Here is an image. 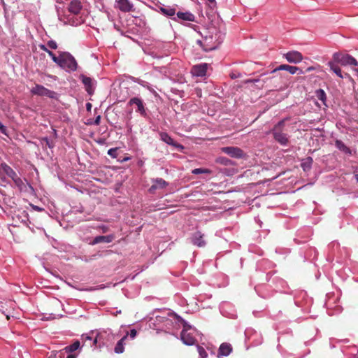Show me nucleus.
I'll return each instance as SVG.
<instances>
[{
	"label": "nucleus",
	"mask_w": 358,
	"mask_h": 358,
	"mask_svg": "<svg viewBox=\"0 0 358 358\" xmlns=\"http://www.w3.org/2000/svg\"><path fill=\"white\" fill-rule=\"evenodd\" d=\"M57 64L67 72H73L78 67L75 58L67 52H59Z\"/></svg>",
	"instance_id": "nucleus-2"
},
{
	"label": "nucleus",
	"mask_w": 358,
	"mask_h": 358,
	"mask_svg": "<svg viewBox=\"0 0 358 358\" xmlns=\"http://www.w3.org/2000/svg\"><path fill=\"white\" fill-rule=\"evenodd\" d=\"M333 57L335 62L339 63L341 65L358 66L357 60L350 55L336 52L334 54Z\"/></svg>",
	"instance_id": "nucleus-6"
},
{
	"label": "nucleus",
	"mask_w": 358,
	"mask_h": 358,
	"mask_svg": "<svg viewBox=\"0 0 358 358\" xmlns=\"http://www.w3.org/2000/svg\"><path fill=\"white\" fill-rule=\"evenodd\" d=\"M11 317L15 318V319H19L17 317H14L13 315H6V321H9Z\"/></svg>",
	"instance_id": "nucleus-40"
},
{
	"label": "nucleus",
	"mask_w": 358,
	"mask_h": 358,
	"mask_svg": "<svg viewBox=\"0 0 358 358\" xmlns=\"http://www.w3.org/2000/svg\"><path fill=\"white\" fill-rule=\"evenodd\" d=\"M153 184L150 187V192L152 193L157 189H163L168 185V183L162 178H156L152 180Z\"/></svg>",
	"instance_id": "nucleus-16"
},
{
	"label": "nucleus",
	"mask_w": 358,
	"mask_h": 358,
	"mask_svg": "<svg viewBox=\"0 0 358 358\" xmlns=\"http://www.w3.org/2000/svg\"><path fill=\"white\" fill-rule=\"evenodd\" d=\"M115 313H117V314L121 313V310H117Z\"/></svg>",
	"instance_id": "nucleus-49"
},
{
	"label": "nucleus",
	"mask_w": 358,
	"mask_h": 358,
	"mask_svg": "<svg viewBox=\"0 0 358 358\" xmlns=\"http://www.w3.org/2000/svg\"><path fill=\"white\" fill-rule=\"evenodd\" d=\"M335 146L336 147L337 149H338L340 151L343 152L345 154L351 155L352 153L351 150L347 145H345V144L341 140H336Z\"/></svg>",
	"instance_id": "nucleus-21"
},
{
	"label": "nucleus",
	"mask_w": 358,
	"mask_h": 358,
	"mask_svg": "<svg viewBox=\"0 0 358 358\" xmlns=\"http://www.w3.org/2000/svg\"><path fill=\"white\" fill-rule=\"evenodd\" d=\"M0 171L6 174L12 180L17 176L15 171L10 166L4 162L1 163L0 165Z\"/></svg>",
	"instance_id": "nucleus-17"
},
{
	"label": "nucleus",
	"mask_w": 358,
	"mask_h": 358,
	"mask_svg": "<svg viewBox=\"0 0 358 358\" xmlns=\"http://www.w3.org/2000/svg\"><path fill=\"white\" fill-rule=\"evenodd\" d=\"M129 103L130 105L135 104L137 106L136 112H138L143 116L146 115V111L141 99L134 97L130 99Z\"/></svg>",
	"instance_id": "nucleus-14"
},
{
	"label": "nucleus",
	"mask_w": 358,
	"mask_h": 358,
	"mask_svg": "<svg viewBox=\"0 0 358 358\" xmlns=\"http://www.w3.org/2000/svg\"><path fill=\"white\" fill-rule=\"evenodd\" d=\"M282 70L287 71L289 73H291L292 75L296 73L299 71L300 74L303 73V71L301 70H300L299 68H298L297 66H289L287 64L280 65L279 66H278L277 68L273 69L271 72L274 73V72H276L277 71H282Z\"/></svg>",
	"instance_id": "nucleus-12"
},
{
	"label": "nucleus",
	"mask_w": 358,
	"mask_h": 358,
	"mask_svg": "<svg viewBox=\"0 0 358 358\" xmlns=\"http://www.w3.org/2000/svg\"><path fill=\"white\" fill-rule=\"evenodd\" d=\"M222 151L231 157L241 159L244 157L243 151L237 147H223Z\"/></svg>",
	"instance_id": "nucleus-7"
},
{
	"label": "nucleus",
	"mask_w": 358,
	"mask_h": 358,
	"mask_svg": "<svg viewBox=\"0 0 358 358\" xmlns=\"http://www.w3.org/2000/svg\"><path fill=\"white\" fill-rule=\"evenodd\" d=\"M47 46L51 49L55 50L57 48V44L55 41L50 40L47 43Z\"/></svg>",
	"instance_id": "nucleus-32"
},
{
	"label": "nucleus",
	"mask_w": 358,
	"mask_h": 358,
	"mask_svg": "<svg viewBox=\"0 0 358 358\" xmlns=\"http://www.w3.org/2000/svg\"><path fill=\"white\" fill-rule=\"evenodd\" d=\"M315 94L317 98L321 101H322V103L325 105V101L327 99L325 92L322 89H319L315 92Z\"/></svg>",
	"instance_id": "nucleus-29"
},
{
	"label": "nucleus",
	"mask_w": 358,
	"mask_h": 358,
	"mask_svg": "<svg viewBox=\"0 0 358 358\" xmlns=\"http://www.w3.org/2000/svg\"><path fill=\"white\" fill-rule=\"evenodd\" d=\"M208 64L206 63H202L197 65H195L192 69V73L194 76L197 77H203L206 75L207 69H208Z\"/></svg>",
	"instance_id": "nucleus-10"
},
{
	"label": "nucleus",
	"mask_w": 358,
	"mask_h": 358,
	"mask_svg": "<svg viewBox=\"0 0 358 358\" xmlns=\"http://www.w3.org/2000/svg\"><path fill=\"white\" fill-rule=\"evenodd\" d=\"M127 335L122 337L120 341H118L117 344H116L115 348H114V352H116V354H121L122 352H124V345L122 343L124 340H126Z\"/></svg>",
	"instance_id": "nucleus-24"
},
{
	"label": "nucleus",
	"mask_w": 358,
	"mask_h": 358,
	"mask_svg": "<svg viewBox=\"0 0 358 358\" xmlns=\"http://www.w3.org/2000/svg\"><path fill=\"white\" fill-rule=\"evenodd\" d=\"M259 81H260V80H259V79H257V80H248L247 81V83H258V82H259Z\"/></svg>",
	"instance_id": "nucleus-43"
},
{
	"label": "nucleus",
	"mask_w": 358,
	"mask_h": 358,
	"mask_svg": "<svg viewBox=\"0 0 358 358\" xmlns=\"http://www.w3.org/2000/svg\"><path fill=\"white\" fill-rule=\"evenodd\" d=\"M136 336V331L135 329H133L130 331V336L131 338H135Z\"/></svg>",
	"instance_id": "nucleus-37"
},
{
	"label": "nucleus",
	"mask_w": 358,
	"mask_h": 358,
	"mask_svg": "<svg viewBox=\"0 0 358 358\" xmlns=\"http://www.w3.org/2000/svg\"><path fill=\"white\" fill-rule=\"evenodd\" d=\"M50 320V318H49V317H48V318H45V317L41 318V320H42V321H47V320Z\"/></svg>",
	"instance_id": "nucleus-44"
},
{
	"label": "nucleus",
	"mask_w": 358,
	"mask_h": 358,
	"mask_svg": "<svg viewBox=\"0 0 358 358\" xmlns=\"http://www.w3.org/2000/svg\"><path fill=\"white\" fill-rule=\"evenodd\" d=\"M174 315L176 316L178 320H182V318H180V317L178 315Z\"/></svg>",
	"instance_id": "nucleus-47"
},
{
	"label": "nucleus",
	"mask_w": 358,
	"mask_h": 358,
	"mask_svg": "<svg viewBox=\"0 0 358 358\" xmlns=\"http://www.w3.org/2000/svg\"><path fill=\"white\" fill-rule=\"evenodd\" d=\"M328 65L329 66L331 70L335 73L336 74L339 78H343V76L341 73V69L336 66L334 62H329L328 63Z\"/></svg>",
	"instance_id": "nucleus-25"
},
{
	"label": "nucleus",
	"mask_w": 358,
	"mask_h": 358,
	"mask_svg": "<svg viewBox=\"0 0 358 358\" xmlns=\"http://www.w3.org/2000/svg\"><path fill=\"white\" fill-rule=\"evenodd\" d=\"M39 48L41 50L46 52H48V51L49 50V49L47 48V45H40Z\"/></svg>",
	"instance_id": "nucleus-38"
},
{
	"label": "nucleus",
	"mask_w": 358,
	"mask_h": 358,
	"mask_svg": "<svg viewBox=\"0 0 358 358\" xmlns=\"http://www.w3.org/2000/svg\"><path fill=\"white\" fill-rule=\"evenodd\" d=\"M192 243L198 247H204L206 245V241L203 239V234L200 231H196L193 234L191 238Z\"/></svg>",
	"instance_id": "nucleus-13"
},
{
	"label": "nucleus",
	"mask_w": 358,
	"mask_h": 358,
	"mask_svg": "<svg viewBox=\"0 0 358 358\" xmlns=\"http://www.w3.org/2000/svg\"><path fill=\"white\" fill-rule=\"evenodd\" d=\"M177 17L185 21L194 22L195 20L194 15L190 12H178Z\"/></svg>",
	"instance_id": "nucleus-20"
},
{
	"label": "nucleus",
	"mask_w": 358,
	"mask_h": 358,
	"mask_svg": "<svg viewBox=\"0 0 358 358\" xmlns=\"http://www.w3.org/2000/svg\"><path fill=\"white\" fill-rule=\"evenodd\" d=\"M87 340H91L92 338L90 336H87Z\"/></svg>",
	"instance_id": "nucleus-52"
},
{
	"label": "nucleus",
	"mask_w": 358,
	"mask_h": 358,
	"mask_svg": "<svg viewBox=\"0 0 358 358\" xmlns=\"http://www.w3.org/2000/svg\"><path fill=\"white\" fill-rule=\"evenodd\" d=\"M31 93L34 95L47 96L52 99H58L59 95L57 92L52 91L43 85L36 84L31 90Z\"/></svg>",
	"instance_id": "nucleus-5"
},
{
	"label": "nucleus",
	"mask_w": 358,
	"mask_h": 358,
	"mask_svg": "<svg viewBox=\"0 0 358 358\" xmlns=\"http://www.w3.org/2000/svg\"><path fill=\"white\" fill-rule=\"evenodd\" d=\"M216 162L225 166H231L234 164V162L224 157H218L216 159Z\"/></svg>",
	"instance_id": "nucleus-28"
},
{
	"label": "nucleus",
	"mask_w": 358,
	"mask_h": 358,
	"mask_svg": "<svg viewBox=\"0 0 358 358\" xmlns=\"http://www.w3.org/2000/svg\"><path fill=\"white\" fill-rule=\"evenodd\" d=\"M160 139L168 145H172L176 148L182 149L183 146L176 143L167 133L161 132L159 134Z\"/></svg>",
	"instance_id": "nucleus-15"
},
{
	"label": "nucleus",
	"mask_w": 358,
	"mask_h": 358,
	"mask_svg": "<svg viewBox=\"0 0 358 358\" xmlns=\"http://www.w3.org/2000/svg\"><path fill=\"white\" fill-rule=\"evenodd\" d=\"M81 9L82 6L79 1H71L68 7V10L71 14L67 17L66 23L75 27L83 24L85 19V17L80 15Z\"/></svg>",
	"instance_id": "nucleus-1"
},
{
	"label": "nucleus",
	"mask_w": 358,
	"mask_h": 358,
	"mask_svg": "<svg viewBox=\"0 0 358 358\" xmlns=\"http://www.w3.org/2000/svg\"><path fill=\"white\" fill-rule=\"evenodd\" d=\"M231 352V346L229 343H223L221 344L220 348H219V355L222 356H229Z\"/></svg>",
	"instance_id": "nucleus-22"
},
{
	"label": "nucleus",
	"mask_w": 358,
	"mask_h": 358,
	"mask_svg": "<svg viewBox=\"0 0 358 358\" xmlns=\"http://www.w3.org/2000/svg\"><path fill=\"white\" fill-rule=\"evenodd\" d=\"M91 108V104L90 103H87V109L90 110Z\"/></svg>",
	"instance_id": "nucleus-45"
},
{
	"label": "nucleus",
	"mask_w": 358,
	"mask_h": 358,
	"mask_svg": "<svg viewBox=\"0 0 358 358\" xmlns=\"http://www.w3.org/2000/svg\"><path fill=\"white\" fill-rule=\"evenodd\" d=\"M79 347H80V342L76 341V342L73 343V344L70 345L69 346H67L66 348H65V350H66L69 352H73L77 350Z\"/></svg>",
	"instance_id": "nucleus-30"
},
{
	"label": "nucleus",
	"mask_w": 358,
	"mask_h": 358,
	"mask_svg": "<svg viewBox=\"0 0 358 358\" xmlns=\"http://www.w3.org/2000/svg\"><path fill=\"white\" fill-rule=\"evenodd\" d=\"M313 67H309V68L308 69V71H311V70H313Z\"/></svg>",
	"instance_id": "nucleus-50"
},
{
	"label": "nucleus",
	"mask_w": 358,
	"mask_h": 358,
	"mask_svg": "<svg viewBox=\"0 0 358 358\" xmlns=\"http://www.w3.org/2000/svg\"><path fill=\"white\" fill-rule=\"evenodd\" d=\"M46 142L47 145H48L49 148H52V145L50 143L49 140L48 138H45L43 139Z\"/></svg>",
	"instance_id": "nucleus-42"
},
{
	"label": "nucleus",
	"mask_w": 358,
	"mask_h": 358,
	"mask_svg": "<svg viewBox=\"0 0 358 358\" xmlns=\"http://www.w3.org/2000/svg\"><path fill=\"white\" fill-rule=\"evenodd\" d=\"M117 151V148H110L108 150V155L113 158H115Z\"/></svg>",
	"instance_id": "nucleus-35"
},
{
	"label": "nucleus",
	"mask_w": 358,
	"mask_h": 358,
	"mask_svg": "<svg viewBox=\"0 0 358 358\" xmlns=\"http://www.w3.org/2000/svg\"><path fill=\"white\" fill-rule=\"evenodd\" d=\"M211 172L212 171L210 169L201 168L194 169L192 171V173L195 175L201 173H211Z\"/></svg>",
	"instance_id": "nucleus-31"
},
{
	"label": "nucleus",
	"mask_w": 358,
	"mask_h": 358,
	"mask_svg": "<svg viewBox=\"0 0 358 358\" xmlns=\"http://www.w3.org/2000/svg\"><path fill=\"white\" fill-rule=\"evenodd\" d=\"M13 181L14 182L15 186L17 187L20 191H22L25 189L26 186L23 180L18 177L17 175L13 179Z\"/></svg>",
	"instance_id": "nucleus-26"
},
{
	"label": "nucleus",
	"mask_w": 358,
	"mask_h": 358,
	"mask_svg": "<svg viewBox=\"0 0 358 358\" xmlns=\"http://www.w3.org/2000/svg\"><path fill=\"white\" fill-rule=\"evenodd\" d=\"M197 351H199V356L202 358L207 357V352L205 351L204 348L199 346V348H197Z\"/></svg>",
	"instance_id": "nucleus-33"
},
{
	"label": "nucleus",
	"mask_w": 358,
	"mask_h": 358,
	"mask_svg": "<svg viewBox=\"0 0 358 358\" xmlns=\"http://www.w3.org/2000/svg\"><path fill=\"white\" fill-rule=\"evenodd\" d=\"M284 57L289 63L298 64L303 60V56L298 51H289L284 55Z\"/></svg>",
	"instance_id": "nucleus-9"
},
{
	"label": "nucleus",
	"mask_w": 358,
	"mask_h": 358,
	"mask_svg": "<svg viewBox=\"0 0 358 358\" xmlns=\"http://www.w3.org/2000/svg\"><path fill=\"white\" fill-rule=\"evenodd\" d=\"M94 343H96V338L94 340Z\"/></svg>",
	"instance_id": "nucleus-54"
},
{
	"label": "nucleus",
	"mask_w": 358,
	"mask_h": 358,
	"mask_svg": "<svg viewBox=\"0 0 358 358\" xmlns=\"http://www.w3.org/2000/svg\"><path fill=\"white\" fill-rule=\"evenodd\" d=\"M181 320H182V319ZM182 322H184V324H186L187 326H190L189 324H187L185 320H182Z\"/></svg>",
	"instance_id": "nucleus-48"
},
{
	"label": "nucleus",
	"mask_w": 358,
	"mask_h": 358,
	"mask_svg": "<svg viewBox=\"0 0 358 358\" xmlns=\"http://www.w3.org/2000/svg\"><path fill=\"white\" fill-rule=\"evenodd\" d=\"M48 54V55L51 57V59H52V61L55 62V63H57L58 60H59V55L58 56H56L52 51H50V50L48 51L47 52Z\"/></svg>",
	"instance_id": "nucleus-34"
},
{
	"label": "nucleus",
	"mask_w": 358,
	"mask_h": 358,
	"mask_svg": "<svg viewBox=\"0 0 358 358\" xmlns=\"http://www.w3.org/2000/svg\"><path fill=\"white\" fill-rule=\"evenodd\" d=\"M191 328L192 327L190 326H187L186 324H185L184 329H182L181 332V340L182 343L187 345H194L195 343L194 337L187 333V331Z\"/></svg>",
	"instance_id": "nucleus-8"
},
{
	"label": "nucleus",
	"mask_w": 358,
	"mask_h": 358,
	"mask_svg": "<svg viewBox=\"0 0 358 358\" xmlns=\"http://www.w3.org/2000/svg\"><path fill=\"white\" fill-rule=\"evenodd\" d=\"M354 173H355V177L356 180L358 182V166L355 168Z\"/></svg>",
	"instance_id": "nucleus-41"
},
{
	"label": "nucleus",
	"mask_w": 358,
	"mask_h": 358,
	"mask_svg": "<svg viewBox=\"0 0 358 358\" xmlns=\"http://www.w3.org/2000/svg\"><path fill=\"white\" fill-rule=\"evenodd\" d=\"M222 41V35L220 34H215V36H206L203 41H199L198 43L203 46L205 51H210L216 49Z\"/></svg>",
	"instance_id": "nucleus-3"
},
{
	"label": "nucleus",
	"mask_w": 358,
	"mask_h": 358,
	"mask_svg": "<svg viewBox=\"0 0 358 358\" xmlns=\"http://www.w3.org/2000/svg\"><path fill=\"white\" fill-rule=\"evenodd\" d=\"M209 2L210 3H213L215 1V0H208Z\"/></svg>",
	"instance_id": "nucleus-51"
},
{
	"label": "nucleus",
	"mask_w": 358,
	"mask_h": 358,
	"mask_svg": "<svg viewBox=\"0 0 358 358\" xmlns=\"http://www.w3.org/2000/svg\"><path fill=\"white\" fill-rule=\"evenodd\" d=\"M36 210H41V209L40 208H38V207H36Z\"/></svg>",
	"instance_id": "nucleus-53"
},
{
	"label": "nucleus",
	"mask_w": 358,
	"mask_h": 358,
	"mask_svg": "<svg viewBox=\"0 0 358 358\" xmlns=\"http://www.w3.org/2000/svg\"><path fill=\"white\" fill-rule=\"evenodd\" d=\"M160 10L164 15L169 16V17H172L176 13L175 9L173 8L169 7V6L162 7L160 8Z\"/></svg>",
	"instance_id": "nucleus-27"
},
{
	"label": "nucleus",
	"mask_w": 358,
	"mask_h": 358,
	"mask_svg": "<svg viewBox=\"0 0 358 358\" xmlns=\"http://www.w3.org/2000/svg\"><path fill=\"white\" fill-rule=\"evenodd\" d=\"M100 120H101V117L99 115L94 120V124L99 125L100 124Z\"/></svg>",
	"instance_id": "nucleus-39"
},
{
	"label": "nucleus",
	"mask_w": 358,
	"mask_h": 358,
	"mask_svg": "<svg viewBox=\"0 0 358 358\" xmlns=\"http://www.w3.org/2000/svg\"><path fill=\"white\" fill-rule=\"evenodd\" d=\"M285 124V120L280 121L272 129V134L274 139L282 145H287L289 142L287 135L282 131Z\"/></svg>",
	"instance_id": "nucleus-4"
},
{
	"label": "nucleus",
	"mask_w": 358,
	"mask_h": 358,
	"mask_svg": "<svg viewBox=\"0 0 358 358\" xmlns=\"http://www.w3.org/2000/svg\"><path fill=\"white\" fill-rule=\"evenodd\" d=\"M114 238L115 236L113 234L108 236H98L94 238L92 244L96 245L99 243H111L114 240Z\"/></svg>",
	"instance_id": "nucleus-19"
},
{
	"label": "nucleus",
	"mask_w": 358,
	"mask_h": 358,
	"mask_svg": "<svg viewBox=\"0 0 358 358\" xmlns=\"http://www.w3.org/2000/svg\"><path fill=\"white\" fill-rule=\"evenodd\" d=\"M313 164V159L310 157H307L303 159L301 164V166L303 171H306L310 169Z\"/></svg>",
	"instance_id": "nucleus-23"
},
{
	"label": "nucleus",
	"mask_w": 358,
	"mask_h": 358,
	"mask_svg": "<svg viewBox=\"0 0 358 358\" xmlns=\"http://www.w3.org/2000/svg\"><path fill=\"white\" fill-rule=\"evenodd\" d=\"M0 131L3 134L7 135V129L1 122H0Z\"/></svg>",
	"instance_id": "nucleus-36"
},
{
	"label": "nucleus",
	"mask_w": 358,
	"mask_h": 358,
	"mask_svg": "<svg viewBox=\"0 0 358 358\" xmlns=\"http://www.w3.org/2000/svg\"><path fill=\"white\" fill-rule=\"evenodd\" d=\"M116 7L125 13L133 10V4L129 0H116Z\"/></svg>",
	"instance_id": "nucleus-11"
},
{
	"label": "nucleus",
	"mask_w": 358,
	"mask_h": 358,
	"mask_svg": "<svg viewBox=\"0 0 358 358\" xmlns=\"http://www.w3.org/2000/svg\"><path fill=\"white\" fill-rule=\"evenodd\" d=\"M80 78L82 80V83L85 87L87 92L89 94H92L93 92V81L91 78L87 77L85 75H80Z\"/></svg>",
	"instance_id": "nucleus-18"
},
{
	"label": "nucleus",
	"mask_w": 358,
	"mask_h": 358,
	"mask_svg": "<svg viewBox=\"0 0 358 358\" xmlns=\"http://www.w3.org/2000/svg\"><path fill=\"white\" fill-rule=\"evenodd\" d=\"M129 159V157L125 158L124 160L127 161Z\"/></svg>",
	"instance_id": "nucleus-55"
},
{
	"label": "nucleus",
	"mask_w": 358,
	"mask_h": 358,
	"mask_svg": "<svg viewBox=\"0 0 358 358\" xmlns=\"http://www.w3.org/2000/svg\"><path fill=\"white\" fill-rule=\"evenodd\" d=\"M66 358H75V355H69Z\"/></svg>",
	"instance_id": "nucleus-46"
}]
</instances>
